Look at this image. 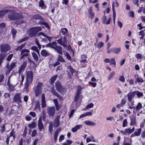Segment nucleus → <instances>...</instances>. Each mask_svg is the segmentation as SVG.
Listing matches in <instances>:
<instances>
[{
  "mask_svg": "<svg viewBox=\"0 0 145 145\" xmlns=\"http://www.w3.org/2000/svg\"><path fill=\"white\" fill-rule=\"evenodd\" d=\"M26 82L25 84V88L27 89L31 84L33 79V74L31 71H27L26 73Z\"/></svg>",
  "mask_w": 145,
  "mask_h": 145,
  "instance_id": "obj_1",
  "label": "nucleus"
},
{
  "mask_svg": "<svg viewBox=\"0 0 145 145\" xmlns=\"http://www.w3.org/2000/svg\"><path fill=\"white\" fill-rule=\"evenodd\" d=\"M46 47H50L54 49L60 54L62 55V48L60 46L57 45V43L55 42H53L52 43L47 44Z\"/></svg>",
  "mask_w": 145,
  "mask_h": 145,
  "instance_id": "obj_2",
  "label": "nucleus"
},
{
  "mask_svg": "<svg viewBox=\"0 0 145 145\" xmlns=\"http://www.w3.org/2000/svg\"><path fill=\"white\" fill-rule=\"evenodd\" d=\"M8 18L11 20H15L21 18V16L19 14L15 12L14 11L10 12L8 15Z\"/></svg>",
  "mask_w": 145,
  "mask_h": 145,
  "instance_id": "obj_3",
  "label": "nucleus"
},
{
  "mask_svg": "<svg viewBox=\"0 0 145 145\" xmlns=\"http://www.w3.org/2000/svg\"><path fill=\"white\" fill-rule=\"evenodd\" d=\"M29 51L26 49H24L21 50V51L20 56L21 59H24L25 58L29 56Z\"/></svg>",
  "mask_w": 145,
  "mask_h": 145,
  "instance_id": "obj_4",
  "label": "nucleus"
},
{
  "mask_svg": "<svg viewBox=\"0 0 145 145\" xmlns=\"http://www.w3.org/2000/svg\"><path fill=\"white\" fill-rule=\"evenodd\" d=\"M57 41L58 43L61 45L62 46L64 47H66L67 46V39L65 36L63 37L62 40V38H61L59 39L56 40Z\"/></svg>",
  "mask_w": 145,
  "mask_h": 145,
  "instance_id": "obj_5",
  "label": "nucleus"
},
{
  "mask_svg": "<svg viewBox=\"0 0 145 145\" xmlns=\"http://www.w3.org/2000/svg\"><path fill=\"white\" fill-rule=\"evenodd\" d=\"M56 87L57 90L59 93H62L65 91V88H63L61 84L59 82H56Z\"/></svg>",
  "mask_w": 145,
  "mask_h": 145,
  "instance_id": "obj_6",
  "label": "nucleus"
},
{
  "mask_svg": "<svg viewBox=\"0 0 145 145\" xmlns=\"http://www.w3.org/2000/svg\"><path fill=\"white\" fill-rule=\"evenodd\" d=\"M0 49L1 52H7L10 49V47L8 44H2L0 46Z\"/></svg>",
  "mask_w": 145,
  "mask_h": 145,
  "instance_id": "obj_7",
  "label": "nucleus"
},
{
  "mask_svg": "<svg viewBox=\"0 0 145 145\" xmlns=\"http://www.w3.org/2000/svg\"><path fill=\"white\" fill-rule=\"evenodd\" d=\"M82 89V87L79 86L78 87V89L76 93V94L74 98V100L75 102H77L80 97V95L81 93V90Z\"/></svg>",
  "mask_w": 145,
  "mask_h": 145,
  "instance_id": "obj_8",
  "label": "nucleus"
},
{
  "mask_svg": "<svg viewBox=\"0 0 145 145\" xmlns=\"http://www.w3.org/2000/svg\"><path fill=\"white\" fill-rule=\"evenodd\" d=\"M135 91L133 92H131L129 93L127 95L128 97V100L129 102L132 103L133 102H132V99L133 97L135 96Z\"/></svg>",
  "mask_w": 145,
  "mask_h": 145,
  "instance_id": "obj_9",
  "label": "nucleus"
},
{
  "mask_svg": "<svg viewBox=\"0 0 145 145\" xmlns=\"http://www.w3.org/2000/svg\"><path fill=\"white\" fill-rule=\"evenodd\" d=\"M47 112L50 117L54 116L55 113V108L52 107L49 108L47 109Z\"/></svg>",
  "mask_w": 145,
  "mask_h": 145,
  "instance_id": "obj_10",
  "label": "nucleus"
},
{
  "mask_svg": "<svg viewBox=\"0 0 145 145\" xmlns=\"http://www.w3.org/2000/svg\"><path fill=\"white\" fill-rule=\"evenodd\" d=\"M33 101L34 103H35V106L34 108L35 110H36L37 109L39 110L40 111V104L39 100H35V99L33 98Z\"/></svg>",
  "mask_w": 145,
  "mask_h": 145,
  "instance_id": "obj_11",
  "label": "nucleus"
},
{
  "mask_svg": "<svg viewBox=\"0 0 145 145\" xmlns=\"http://www.w3.org/2000/svg\"><path fill=\"white\" fill-rule=\"evenodd\" d=\"M27 64V62L26 61H24L23 62V64L21 65V67L18 71V72L20 74L22 73L24 71L26 66Z\"/></svg>",
  "mask_w": 145,
  "mask_h": 145,
  "instance_id": "obj_12",
  "label": "nucleus"
},
{
  "mask_svg": "<svg viewBox=\"0 0 145 145\" xmlns=\"http://www.w3.org/2000/svg\"><path fill=\"white\" fill-rule=\"evenodd\" d=\"M21 94L17 93L14 96V101L16 102H21Z\"/></svg>",
  "mask_w": 145,
  "mask_h": 145,
  "instance_id": "obj_13",
  "label": "nucleus"
},
{
  "mask_svg": "<svg viewBox=\"0 0 145 145\" xmlns=\"http://www.w3.org/2000/svg\"><path fill=\"white\" fill-rule=\"evenodd\" d=\"M119 5V4L118 2L116 0H115L113 1L112 2V9L113 13H116L115 7H118Z\"/></svg>",
  "mask_w": 145,
  "mask_h": 145,
  "instance_id": "obj_14",
  "label": "nucleus"
},
{
  "mask_svg": "<svg viewBox=\"0 0 145 145\" xmlns=\"http://www.w3.org/2000/svg\"><path fill=\"white\" fill-rule=\"evenodd\" d=\"M41 105L42 107L44 108L46 107V104L45 102V95L44 94L42 93L41 95Z\"/></svg>",
  "mask_w": 145,
  "mask_h": 145,
  "instance_id": "obj_15",
  "label": "nucleus"
},
{
  "mask_svg": "<svg viewBox=\"0 0 145 145\" xmlns=\"http://www.w3.org/2000/svg\"><path fill=\"white\" fill-rule=\"evenodd\" d=\"M29 35L30 37H35L36 33L33 28L30 29L29 31Z\"/></svg>",
  "mask_w": 145,
  "mask_h": 145,
  "instance_id": "obj_16",
  "label": "nucleus"
},
{
  "mask_svg": "<svg viewBox=\"0 0 145 145\" xmlns=\"http://www.w3.org/2000/svg\"><path fill=\"white\" fill-rule=\"evenodd\" d=\"M38 125L40 131H41L44 129V126L40 118H39L38 121Z\"/></svg>",
  "mask_w": 145,
  "mask_h": 145,
  "instance_id": "obj_17",
  "label": "nucleus"
},
{
  "mask_svg": "<svg viewBox=\"0 0 145 145\" xmlns=\"http://www.w3.org/2000/svg\"><path fill=\"white\" fill-rule=\"evenodd\" d=\"M59 117L57 116L55 118L54 123V127H57L59 125Z\"/></svg>",
  "mask_w": 145,
  "mask_h": 145,
  "instance_id": "obj_18",
  "label": "nucleus"
},
{
  "mask_svg": "<svg viewBox=\"0 0 145 145\" xmlns=\"http://www.w3.org/2000/svg\"><path fill=\"white\" fill-rule=\"evenodd\" d=\"M107 17L105 15L103 16L102 18V22L103 23L105 24H108L110 23L111 20V18H110L107 21H106Z\"/></svg>",
  "mask_w": 145,
  "mask_h": 145,
  "instance_id": "obj_19",
  "label": "nucleus"
},
{
  "mask_svg": "<svg viewBox=\"0 0 145 145\" xmlns=\"http://www.w3.org/2000/svg\"><path fill=\"white\" fill-rule=\"evenodd\" d=\"M15 63H12L10 64V66L7 65V67L8 68L7 71L8 72H10L14 67L16 66Z\"/></svg>",
  "mask_w": 145,
  "mask_h": 145,
  "instance_id": "obj_20",
  "label": "nucleus"
},
{
  "mask_svg": "<svg viewBox=\"0 0 145 145\" xmlns=\"http://www.w3.org/2000/svg\"><path fill=\"white\" fill-rule=\"evenodd\" d=\"M82 127V125H77L75 126L72 129L71 131L73 132H75L77 131Z\"/></svg>",
  "mask_w": 145,
  "mask_h": 145,
  "instance_id": "obj_21",
  "label": "nucleus"
},
{
  "mask_svg": "<svg viewBox=\"0 0 145 145\" xmlns=\"http://www.w3.org/2000/svg\"><path fill=\"white\" fill-rule=\"evenodd\" d=\"M131 125H133L136 123V118L133 115H131L130 117Z\"/></svg>",
  "mask_w": 145,
  "mask_h": 145,
  "instance_id": "obj_22",
  "label": "nucleus"
},
{
  "mask_svg": "<svg viewBox=\"0 0 145 145\" xmlns=\"http://www.w3.org/2000/svg\"><path fill=\"white\" fill-rule=\"evenodd\" d=\"M85 124L90 126H94L96 125V124L94 122L89 121L87 120L84 122Z\"/></svg>",
  "mask_w": 145,
  "mask_h": 145,
  "instance_id": "obj_23",
  "label": "nucleus"
},
{
  "mask_svg": "<svg viewBox=\"0 0 145 145\" xmlns=\"http://www.w3.org/2000/svg\"><path fill=\"white\" fill-rule=\"evenodd\" d=\"M61 130L60 128H59L57 129L54 133V140L56 141V140L57 139V137L58 135V134L59 132Z\"/></svg>",
  "mask_w": 145,
  "mask_h": 145,
  "instance_id": "obj_24",
  "label": "nucleus"
},
{
  "mask_svg": "<svg viewBox=\"0 0 145 145\" xmlns=\"http://www.w3.org/2000/svg\"><path fill=\"white\" fill-rule=\"evenodd\" d=\"M25 43L22 44L21 45H20L18 46L15 49V50L17 51H20L22 50V49L24 47L25 45Z\"/></svg>",
  "mask_w": 145,
  "mask_h": 145,
  "instance_id": "obj_25",
  "label": "nucleus"
},
{
  "mask_svg": "<svg viewBox=\"0 0 145 145\" xmlns=\"http://www.w3.org/2000/svg\"><path fill=\"white\" fill-rule=\"evenodd\" d=\"M135 130V128L133 127L132 129H131L130 128L126 129L125 131L126 133L128 134H130L131 133L133 132Z\"/></svg>",
  "mask_w": 145,
  "mask_h": 145,
  "instance_id": "obj_26",
  "label": "nucleus"
},
{
  "mask_svg": "<svg viewBox=\"0 0 145 145\" xmlns=\"http://www.w3.org/2000/svg\"><path fill=\"white\" fill-rule=\"evenodd\" d=\"M6 54L5 53L0 54V66H1L3 60L6 57Z\"/></svg>",
  "mask_w": 145,
  "mask_h": 145,
  "instance_id": "obj_27",
  "label": "nucleus"
},
{
  "mask_svg": "<svg viewBox=\"0 0 145 145\" xmlns=\"http://www.w3.org/2000/svg\"><path fill=\"white\" fill-rule=\"evenodd\" d=\"M51 92L52 93L55 95L58 98L60 99L62 98L61 96L59 94H58L54 89H52L51 90Z\"/></svg>",
  "mask_w": 145,
  "mask_h": 145,
  "instance_id": "obj_28",
  "label": "nucleus"
},
{
  "mask_svg": "<svg viewBox=\"0 0 145 145\" xmlns=\"http://www.w3.org/2000/svg\"><path fill=\"white\" fill-rule=\"evenodd\" d=\"M9 10L8 9L2 10L0 11V17H2L5 14L8 12Z\"/></svg>",
  "mask_w": 145,
  "mask_h": 145,
  "instance_id": "obj_29",
  "label": "nucleus"
},
{
  "mask_svg": "<svg viewBox=\"0 0 145 145\" xmlns=\"http://www.w3.org/2000/svg\"><path fill=\"white\" fill-rule=\"evenodd\" d=\"M36 97H38L41 92V90L35 88L34 89Z\"/></svg>",
  "mask_w": 145,
  "mask_h": 145,
  "instance_id": "obj_30",
  "label": "nucleus"
},
{
  "mask_svg": "<svg viewBox=\"0 0 145 145\" xmlns=\"http://www.w3.org/2000/svg\"><path fill=\"white\" fill-rule=\"evenodd\" d=\"M39 6L41 7L42 8L45 9L46 8V6L44 4V3L42 0H40L39 2Z\"/></svg>",
  "mask_w": 145,
  "mask_h": 145,
  "instance_id": "obj_31",
  "label": "nucleus"
},
{
  "mask_svg": "<svg viewBox=\"0 0 145 145\" xmlns=\"http://www.w3.org/2000/svg\"><path fill=\"white\" fill-rule=\"evenodd\" d=\"M7 85L9 88V90L10 91H12L13 90L14 86L10 84L9 81V78L8 82H7Z\"/></svg>",
  "mask_w": 145,
  "mask_h": 145,
  "instance_id": "obj_32",
  "label": "nucleus"
},
{
  "mask_svg": "<svg viewBox=\"0 0 145 145\" xmlns=\"http://www.w3.org/2000/svg\"><path fill=\"white\" fill-rule=\"evenodd\" d=\"M41 55L44 57H46L49 55L48 53L45 50H42L41 52Z\"/></svg>",
  "mask_w": 145,
  "mask_h": 145,
  "instance_id": "obj_33",
  "label": "nucleus"
},
{
  "mask_svg": "<svg viewBox=\"0 0 145 145\" xmlns=\"http://www.w3.org/2000/svg\"><path fill=\"white\" fill-rule=\"evenodd\" d=\"M57 75H56L52 77L50 79V84H53L57 77Z\"/></svg>",
  "mask_w": 145,
  "mask_h": 145,
  "instance_id": "obj_34",
  "label": "nucleus"
},
{
  "mask_svg": "<svg viewBox=\"0 0 145 145\" xmlns=\"http://www.w3.org/2000/svg\"><path fill=\"white\" fill-rule=\"evenodd\" d=\"M121 50V48H112L113 52H114L116 54H118L120 51Z\"/></svg>",
  "mask_w": 145,
  "mask_h": 145,
  "instance_id": "obj_35",
  "label": "nucleus"
},
{
  "mask_svg": "<svg viewBox=\"0 0 145 145\" xmlns=\"http://www.w3.org/2000/svg\"><path fill=\"white\" fill-rule=\"evenodd\" d=\"M89 12V13L90 17L91 18V19H92L94 18V14L93 12V10L92 8H90L88 11Z\"/></svg>",
  "mask_w": 145,
  "mask_h": 145,
  "instance_id": "obj_36",
  "label": "nucleus"
},
{
  "mask_svg": "<svg viewBox=\"0 0 145 145\" xmlns=\"http://www.w3.org/2000/svg\"><path fill=\"white\" fill-rule=\"evenodd\" d=\"M33 28L36 34L38 32L41 31L42 29L40 27H35Z\"/></svg>",
  "mask_w": 145,
  "mask_h": 145,
  "instance_id": "obj_37",
  "label": "nucleus"
},
{
  "mask_svg": "<svg viewBox=\"0 0 145 145\" xmlns=\"http://www.w3.org/2000/svg\"><path fill=\"white\" fill-rule=\"evenodd\" d=\"M53 124L52 122H50L49 123V130L50 132H52L53 131Z\"/></svg>",
  "mask_w": 145,
  "mask_h": 145,
  "instance_id": "obj_38",
  "label": "nucleus"
},
{
  "mask_svg": "<svg viewBox=\"0 0 145 145\" xmlns=\"http://www.w3.org/2000/svg\"><path fill=\"white\" fill-rule=\"evenodd\" d=\"M43 83L39 82L35 88L41 90V87L43 85Z\"/></svg>",
  "mask_w": 145,
  "mask_h": 145,
  "instance_id": "obj_39",
  "label": "nucleus"
},
{
  "mask_svg": "<svg viewBox=\"0 0 145 145\" xmlns=\"http://www.w3.org/2000/svg\"><path fill=\"white\" fill-rule=\"evenodd\" d=\"M141 130L142 129L141 128L138 129H137L135 133L136 136H138L140 135L141 131Z\"/></svg>",
  "mask_w": 145,
  "mask_h": 145,
  "instance_id": "obj_40",
  "label": "nucleus"
},
{
  "mask_svg": "<svg viewBox=\"0 0 145 145\" xmlns=\"http://www.w3.org/2000/svg\"><path fill=\"white\" fill-rule=\"evenodd\" d=\"M142 108V104L140 103H138L136 107V109L137 111H139Z\"/></svg>",
  "mask_w": 145,
  "mask_h": 145,
  "instance_id": "obj_41",
  "label": "nucleus"
},
{
  "mask_svg": "<svg viewBox=\"0 0 145 145\" xmlns=\"http://www.w3.org/2000/svg\"><path fill=\"white\" fill-rule=\"evenodd\" d=\"M32 54L34 60L35 61H37L38 60V57L37 54L35 52H33Z\"/></svg>",
  "mask_w": 145,
  "mask_h": 145,
  "instance_id": "obj_42",
  "label": "nucleus"
},
{
  "mask_svg": "<svg viewBox=\"0 0 145 145\" xmlns=\"http://www.w3.org/2000/svg\"><path fill=\"white\" fill-rule=\"evenodd\" d=\"M115 74V72L114 71H113L111 72L108 77V80H110L114 76Z\"/></svg>",
  "mask_w": 145,
  "mask_h": 145,
  "instance_id": "obj_43",
  "label": "nucleus"
},
{
  "mask_svg": "<svg viewBox=\"0 0 145 145\" xmlns=\"http://www.w3.org/2000/svg\"><path fill=\"white\" fill-rule=\"evenodd\" d=\"M57 60L58 61L61 62L63 63L65 62V61L63 59L62 57L60 55H59L58 56Z\"/></svg>",
  "mask_w": 145,
  "mask_h": 145,
  "instance_id": "obj_44",
  "label": "nucleus"
},
{
  "mask_svg": "<svg viewBox=\"0 0 145 145\" xmlns=\"http://www.w3.org/2000/svg\"><path fill=\"white\" fill-rule=\"evenodd\" d=\"M61 31L62 34L64 35L67 33V30L66 28H64L61 29Z\"/></svg>",
  "mask_w": 145,
  "mask_h": 145,
  "instance_id": "obj_45",
  "label": "nucleus"
},
{
  "mask_svg": "<svg viewBox=\"0 0 145 145\" xmlns=\"http://www.w3.org/2000/svg\"><path fill=\"white\" fill-rule=\"evenodd\" d=\"M37 125L36 123L33 122L31 124L29 125V127L31 128H33Z\"/></svg>",
  "mask_w": 145,
  "mask_h": 145,
  "instance_id": "obj_46",
  "label": "nucleus"
},
{
  "mask_svg": "<svg viewBox=\"0 0 145 145\" xmlns=\"http://www.w3.org/2000/svg\"><path fill=\"white\" fill-rule=\"evenodd\" d=\"M31 49L35 51L38 54L39 53V51L37 47L35 46H33L31 47Z\"/></svg>",
  "mask_w": 145,
  "mask_h": 145,
  "instance_id": "obj_47",
  "label": "nucleus"
},
{
  "mask_svg": "<svg viewBox=\"0 0 145 145\" xmlns=\"http://www.w3.org/2000/svg\"><path fill=\"white\" fill-rule=\"evenodd\" d=\"M11 31L12 33V35L13 38H15V35H16V32H17V31H16V30L14 29H11Z\"/></svg>",
  "mask_w": 145,
  "mask_h": 145,
  "instance_id": "obj_48",
  "label": "nucleus"
},
{
  "mask_svg": "<svg viewBox=\"0 0 145 145\" xmlns=\"http://www.w3.org/2000/svg\"><path fill=\"white\" fill-rule=\"evenodd\" d=\"M67 69L69 70L70 72L72 74L74 72V70L71 66H68Z\"/></svg>",
  "mask_w": 145,
  "mask_h": 145,
  "instance_id": "obj_49",
  "label": "nucleus"
},
{
  "mask_svg": "<svg viewBox=\"0 0 145 145\" xmlns=\"http://www.w3.org/2000/svg\"><path fill=\"white\" fill-rule=\"evenodd\" d=\"M128 122L127 119H125L123 122V127H125L127 125Z\"/></svg>",
  "mask_w": 145,
  "mask_h": 145,
  "instance_id": "obj_50",
  "label": "nucleus"
},
{
  "mask_svg": "<svg viewBox=\"0 0 145 145\" xmlns=\"http://www.w3.org/2000/svg\"><path fill=\"white\" fill-rule=\"evenodd\" d=\"M28 39V38L27 37H25V38H24L20 40L19 41H18L17 42L18 43H21L27 40V39Z\"/></svg>",
  "mask_w": 145,
  "mask_h": 145,
  "instance_id": "obj_51",
  "label": "nucleus"
},
{
  "mask_svg": "<svg viewBox=\"0 0 145 145\" xmlns=\"http://www.w3.org/2000/svg\"><path fill=\"white\" fill-rule=\"evenodd\" d=\"M135 93H136V95L138 97H140L143 95V93L140 92H139L138 91H135Z\"/></svg>",
  "mask_w": 145,
  "mask_h": 145,
  "instance_id": "obj_52",
  "label": "nucleus"
},
{
  "mask_svg": "<svg viewBox=\"0 0 145 145\" xmlns=\"http://www.w3.org/2000/svg\"><path fill=\"white\" fill-rule=\"evenodd\" d=\"M42 118L43 120H45L46 118V115L44 110H43L42 112Z\"/></svg>",
  "mask_w": 145,
  "mask_h": 145,
  "instance_id": "obj_53",
  "label": "nucleus"
},
{
  "mask_svg": "<svg viewBox=\"0 0 145 145\" xmlns=\"http://www.w3.org/2000/svg\"><path fill=\"white\" fill-rule=\"evenodd\" d=\"M135 56L137 59H141L142 57V55L138 53L135 55Z\"/></svg>",
  "mask_w": 145,
  "mask_h": 145,
  "instance_id": "obj_54",
  "label": "nucleus"
},
{
  "mask_svg": "<svg viewBox=\"0 0 145 145\" xmlns=\"http://www.w3.org/2000/svg\"><path fill=\"white\" fill-rule=\"evenodd\" d=\"M34 18L37 19H40L42 20V18L38 15H36L34 16Z\"/></svg>",
  "mask_w": 145,
  "mask_h": 145,
  "instance_id": "obj_55",
  "label": "nucleus"
},
{
  "mask_svg": "<svg viewBox=\"0 0 145 145\" xmlns=\"http://www.w3.org/2000/svg\"><path fill=\"white\" fill-rule=\"evenodd\" d=\"M104 45V43L102 42H99L97 46L98 47L100 48H101Z\"/></svg>",
  "mask_w": 145,
  "mask_h": 145,
  "instance_id": "obj_56",
  "label": "nucleus"
},
{
  "mask_svg": "<svg viewBox=\"0 0 145 145\" xmlns=\"http://www.w3.org/2000/svg\"><path fill=\"white\" fill-rule=\"evenodd\" d=\"M110 64L111 65H114L115 66L116 64V62L115 59H114L112 58L110 60Z\"/></svg>",
  "mask_w": 145,
  "mask_h": 145,
  "instance_id": "obj_57",
  "label": "nucleus"
},
{
  "mask_svg": "<svg viewBox=\"0 0 145 145\" xmlns=\"http://www.w3.org/2000/svg\"><path fill=\"white\" fill-rule=\"evenodd\" d=\"M93 103H91L88 105L86 107V109H88L89 108H92L93 106Z\"/></svg>",
  "mask_w": 145,
  "mask_h": 145,
  "instance_id": "obj_58",
  "label": "nucleus"
},
{
  "mask_svg": "<svg viewBox=\"0 0 145 145\" xmlns=\"http://www.w3.org/2000/svg\"><path fill=\"white\" fill-rule=\"evenodd\" d=\"M10 137L12 136L13 137V138H14L15 137V136L14 134V132L13 131V130H12L11 131L10 133V135L9 136Z\"/></svg>",
  "mask_w": 145,
  "mask_h": 145,
  "instance_id": "obj_59",
  "label": "nucleus"
},
{
  "mask_svg": "<svg viewBox=\"0 0 145 145\" xmlns=\"http://www.w3.org/2000/svg\"><path fill=\"white\" fill-rule=\"evenodd\" d=\"M13 56V54H10L8 57L7 60L8 61H10L12 58Z\"/></svg>",
  "mask_w": 145,
  "mask_h": 145,
  "instance_id": "obj_60",
  "label": "nucleus"
},
{
  "mask_svg": "<svg viewBox=\"0 0 145 145\" xmlns=\"http://www.w3.org/2000/svg\"><path fill=\"white\" fill-rule=\"evenodd\" d=\"M35 43L37 44L38 47L39 49L41 48V46L39 44L38 40L37 39H36L35 40Z\"/></svg>",
  "mask_w": 145,
  "mask_h": 145,
  "instance_id": "obj_61",
  "label": "nucleus"
},
{
  "mask_svg": "<svg viewBox=\"0 0 145 145\" xmlns=\"http://www.w3.org/2000/svg\"><path fill=\"white\" fill-rule=\"evenodd\" d=\"M137 81L138 82L142 83L144 82V80L141 78H137Z\"/></svg>",
  "mask_w": 145,
  "mask_h": 145,
  "instance_id": "obj_62",
  "label": "nucleus"
},
{
  "mask_svg": "<svg viewBox=\"0 0 145 145\" xmlns=\"http://www.w3.org/2000/svg\"><path fill=\"white\" fill-rule=\"evenodd\" d=\"M66 56L67 57V58L69 60H71V57L69 55V54L67 52L66 53Z\"/></svg>",
  "mask_w": 145,
  "mask_h": 145,
  "instance_id": "obj_63",
  "label": "nucleus"
},
{
  "mask_svg": "<svg viewBox=\"0 0 145 145\" xmlns=\"http://www.w3.org/2000/svg\"><path fill=\"white\" fill-rule=\"evenodd\" d=\"M118 25L121 28H122L123 26V24L122 23L119 21H118Z\"/></svg>",
  "mask_w": 145,
  "mask_h": 145,
  "instance_id": "obj_64",
  "label": "nucleus"
}]
</instances>
